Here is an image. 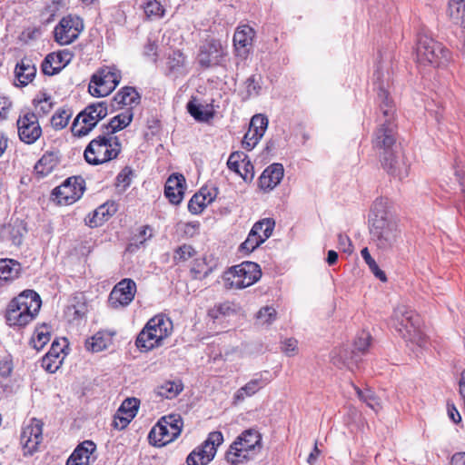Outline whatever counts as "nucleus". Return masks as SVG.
I'll list each match as a JSON object with an SVG mask.
<instances>
[{
    "label": "nucleus",
    "instance_id": "a211bd4d",
    "mask_svg": "<svg viewBox=\"0 0 465 465\" xmlns=\"http://www.w3.org/2000/svg\"><path fill=\"white\" fill-rule=\"evenodd\" d=\"M255 32L249 25L238 26L233 35V45L236 54L242 58H246L250 52Z\"/></svg>",
    "mask_w": 465,
    "mask_h": 465
},
{
    "label": "nucleus",
    "instance_id": "bf43d9fd",
    "mask_svg": "<svg viewBox=\"0 0 465 465\" xmlns=\"http://www.w3.org/2000/svg\"><path fill=\"white\" fill-rule=\"evenodd\" d=\"M266 173H269V177L277 185L281 183L283 178L284 169L281 163H273L265 169Z\"/></svg>",
    "mask_w": 465,
    "mask_h": 465
},
{
    "label": "nucleus",
    "instance_id": "0eeeda50",
    "mask_svg": "<svg viewBox=\"0 0 465 465\" xmlns=\"http://www.w3.org/2000/svg\"><path fill=\"white\" fill-rule=\"evenodd\" d=\"M111 108L106 101H102L87 105L74 118L71 130L74 136L87 135L109 113Z\"/></svg>",
    "mask_w": 465,
    "mask_h": 465
},
{
    "label": "nucleus",
    "instance_id": "9b49d317",
    "mask_svg": "<svg viewBox=\"0 0 465 465\" xmlns=\"http://www.w3.org/2000/svg\"><path fill=\"white\" fill-rule=\"evenodd\" d=\"M223 442L221 431L215 430L209 433L203 443L193 450L187 457V465H206L215 456L216 448Z\"/></svg>",
    "mask_w": 465,
    "mask_h": 465
},
{
    "label": "nucleus",
    "instance_id": "2f4dec72",
    "mask_svg": "<svg viewBox=\"0 0 465 465\" xmlns=\"http://www.w3.org/2000/svg\"><path fill=\"white\" fill-rule=\"evenodd\" d=\"M266 385V381L262 377L255 378L241 387L234 394V402L242 401L246 397L254 395Z\"/></svg>",
    "mask_w": 465,
    "mask_h": 465
},
{
    "label": "nucleus",
    "instance_id": "e433bc0d",
    "mask_svg": "<svg viewBox=\"0 0 465 465\" xmlns=\"http://www.w3.org/2000/svg\"><path fill=\"white\" fill-rule=\"evenodd\" d=\"M183 384L180 381H167L156 389L157 394L166 399L175 398L182 391Z\"/></svg>",
    "mask_w": 465,
    "mask_h": 465
},
{
    "label": "nucleus",
    "instance_id": "774afa93",
    "mask_svg": "<svg viewBox=\"0 0 465 465\" xmlns=\"http://www.w3.org/2000/svg\"><path fill=\"white\" fill-rule=\"evenodd\" d=\"M131 420L132 419L124 416V414H118L117 411L113 420V426L117 430H123L127 427Z\"/></svg>",
    "mask_w": 465,
    "mask_h": 465
},
{
    "label": "nucleus",
    "instance_id": "7ed1b4c3",
    "mask_svg": "<svg viewBox=\"0 0 465 465\" xmlns=\"http://www.w3.org/2000/svg\"><path fill=\"white\" fill-rule=\"evenodd\" d=\"M42 305L40 295L34 290H25L8 303L5 321L10 327L23 328L38 314Z\"/></svg>",
    "mask_w": 465,
    "mask_h": 465
},
{
    "label": "nucleus",
    "instance_id": "5fc2aeb1",
    "mask_svg": "<svg viewBox=\"0 0 465 465\" xmlns=\"http://www.w3.org/2000/svg\"><path fill=\"white\" fill-rule=\"evenodd\" d=\"M245 160H247V155H245L242 152H233L230 154L228 161H227V166L228 168L238 173H241L240 170V162L244 163Z\"/></svg>",
    "mask_w": 465,
    "mask_h": 465
},
{
    "label": "nucleus",
    "instance_id": "412c9836",
    "mask_svg": "<svg viewBox=\"0 0 465 465\" xmlns=\"http://www.w3.org/2000/svg\"><path fill=\"white\" fill-rule=\"evenodd\" d=\"M116 212L117 204L114 202H106L85 218V223L91 228L101 226Z\"/></svg>",
    "mask_w": 465,
    "mask_h": 465
},
{
    "label": "nucleus",
    "instance_id": "b1692460",
    "mask_svg": "<svg viewBox=\"0 0 465 465\" xmlns=\"http://www.w3.org/2000/svg\"><path fill=\"white\" fill-rule=\"evenodd\" d=\"M178 436L173 435V430H171L166 424L158 421L157 424L151 429L148 434V440L150 444L161 447L173 441Z\"/></svg>",
    "mask_w": 465,
    "mask_h": 465
},
{
    "label": "nucleus",
    "instance_id": "6e6d98bb",
    "mask_svg": "<svg viewBox=\"0 0 465 465\" xmlns=\"http://www.w3.org/2000/svg\"><path fill=\"white\" fill-rule=\"evenodd\" d=\"M133 170L126 166L116 176V186L125 191L132 183Z\"/></svg>",
    "mask_w": 465,
    "mask_h": 465
},
{
    "label": "nucleus",
    "instance_id": "680f3d73",
    "mask_svg": "<svg viewBox=\"0 0 465 465\" xmlns=\"http://www.w3.org/2000/svg\"><path fill=\"white\" fill-rule=\"evenodd\" d=\"M13 370V361L11 355H5L0 359V376L8 377Z\"/></svg>",
    "mask_w": 465,
    "mask_h": 465
},
{
    "label": "nucleus",
    "instance_id": "1a4fd4ad",
    "mask_svg": "<svg viewBox=\"0 0 465 465\" xmlns=\"http://www.w3.org/2000/svg\"><path fill=\"white\" fill-rule=\"evenodd\" d=\"M371 336L369 332L362 331L354 341V350L349 352L347 350H341L339 353L332 351L331 361L339 368L347 367L353 370L361 361V354H363L371 344Z\"/></svg>",
    "mask_w": 465,
    "mask_h": 465
},
{
    "label": "nucleus",
    "instance_id": "ddd939ff",
    "mask_svg": "<svg viewBox=\"0 0 465 465\" xmlns=\"http://www.w3.org/2000/svg\"><path fill=\"white\" fill-rule=\"evenodd\" d=\"M83 29V20L77 15H69L54 27V39L61 45H70L78 38Z\"/></svg>",
    "mask_w": 465,
    "mask_h": 465
},
{
    "label": "nucleus",
    "instance_id": "c03bdc74",
    "mask_svg": "<svg viewBox=\"0 0 465 465\" xmlns=\"http://www.w3.org/2000/svg\"><path fill=\"white\" fill-rule=\"evenodd\" d=\"M205 196H203V190H200L199 193L193 195L188 203V210L193 214L201 213L207 206L205 202Z\"/></svg>",
    "mask_w": 465,
    "mask_h": 465
},
{
    "label": "nucleus",
    "instance_id": "09e8293b",
    "mask_svg": "<svg viewBox=\"0 0 465 465\" xmlns=\"http://www.w3.org/2000/svg\"><path fill=\"white\" fill-rule=\"evenodd\" d=\"M143 10L147 17L150 18H161L164 15L163 6L156 0L148 1L143 6Z\"/></svg>",
    "mask_w": 465,
    "mask_h": 465
},
{
    "label": "nucleus",
    "instance_id": "dca6fc26",
    "mask_svg": "<svg viewBox=\"0 0 465 465\" xmlns=\"http://www.w3.org/2000/svg\"><path fill=\"white\" fill-rule=\"evenodd\" d=\"M224 51L219 40L206 41L200 49L198 62L202 67L209 68L219 65L223 57Z\"/></svg>",
    "mask_w": 465,
    "mask_h": 465
},
{
    "label": "nucleus",
    "instance_id": "cd10ccee",
    "mask_svg": "<svg viewBox=\"0 0 465 465\" xmlns=\"http://www.w3.org/2000/svg\"><path fill=\"white\" fill-rule=\"evenodd\" d=\"M36 74V68L30 60L23 59L15 69V75L18 84L15 85L25 86L33 81Z\"/></svg>",
    "mask_w": 465,
    "mask_h": 465
},
{
    "label": "nucleus",
    "instance_id": "f3484780",
    "mask_svg": "<svg viewBox=\"0 0 465 465\" xmlns=\"http://www.w3.org/2000/svg\"><path fill=\"white\" fill-rule=\"evenodd\" d=\"M73 54L68 50L51 53L42 63V72L46 75L58 74L72 60Z\"/></svg>",
    "mask_w": 465,
    "mask_h": 465
},
{
    "label": "nucleus",
    "instance_id": "f03ea898",
    "mask_svg": "<svg viewBox=\"0 0 465 465\" xmlns=\"http://www.w3.org/2000/svg\"><path fill=\"white\" fill-rule=\"evenodd\" d=\"M369 223L371 238L380 250L387 252L398 246L401 232L387 198L381 197L374 201L369 215Z\"/></svg>",
    "mask_w": 465,
    "mask_h": 465
},
{
    "label": "nucleus",
    "instance_id": "a878e982",
    "mask_svg": "<svg viewBox=\"0 0 465 465\" xmlns=\"http://www.w3.org/2000/svg\"><path fill=\"white\" fill-rule=\"evenodd\" d=\"M43 424L40 420L34 419L32 425L25 428L22 434V439L25 440V447L30 452L35 450L42 440Z\"/></svg>",
    "mask_w": 465,
    "mask_h": 465
},
{
    "label": "nucleus",
    "instance_id": "6ab92c4d",
    "mask_svg": "<svg viewBox=\"0 0 465 465\" xmlns=\"http://www.w3.org/2000/svg\"><path fill=\"white\" fill-rule=\"evenodd\" d=\"M140 94L135 88L125 86L115 94L108 104L111 112L119 110L123 106H129L128 108L132 109L134 105H137L140 103Z\"/></svg>",
    "mask_w": 465,
    "mask_h": 465
},
{
    "label": "nucleus",
    "instance_id": "a18cd8bd",
    "mask_svg": "<svg viewBox=\"0 0 465 465\" xmlns=\"http://www.w3.org/2000/svg\"><path fill=\"white\" fill-rule=\"evenodd\" d=\"M139 401L137 399L128 398L123 401L117 411L118 414H124L133 420L137 413Z\"/></svg>",
    "mask_w": 465,
    "mask_h": 465
},
{
    "label": "nucleus",
    "instance_id": "20e7f679",
    "mask_svg": "<svg viewBox=\"0 0 465 465\" xmlns=\"http://www.w3.org/2000/svg\"><path fill=\"white\" fill-rule=\"evenodd\" d=\"M395 331L406 341L422 347L425 337L420 331V316L405 304L395 307L391 317Z\"/></svg>",
    "mask_w": 465,
    "mask_h": 465
},
{
    "label": "nucleus",
    "instance_id": "4468645a",
    "mask_svg": "<svg viewBox=\"0 0 465 465\" xmlns=\"http://www.w3.org/2000/svg\"><path fill=\"white\" fill-rule=\"evenodd\" d=\"M18 135L27 144L35 143L42 134L38 117L35 113L27 112L17 120Z\"/></svg>",
    "mask_w": 465,
    "mask_h": 465
},
{
    "label": "nucleus",
    "instance_id": "393cba45",
    "mask_svg": "<svg viewBox=\"0 0 465 465\" xmlns=\"http://www.w3.org/2000/svg\"><path fill=\"white\" fill-rule=\"evenodd\" d=\"M218 265L217 260L210 256H205L203 259L194 260L191 268V274L195 280H202L209 276Z\"/></svg>",
    "mask_w": 465,
    "mask_h": 465
},
{
    "label": "nucleus",
    "instance_id": "f257e3e1",
    "mask_svg": "<svg viewBox=\"0 0 465 465\" xmlns=\"http://www.w3.org/2000/svg\"><path fill=\"white\" fill-rule=\"evenodd\" d=\"M373 84L377 89V103L381 116L380 127L374 134L373 147L377 150L380 162L384 171L400 180L408 175L409 165L396 144L397 124H395V104L390 96L389 73L383 72L379 65L373 74Z\"/></svg>",
    "mask_w": 465,
    "mask_h": 465
},
{
    "label": "nucleus",
    "instance_id": "6e6552de",
    "mask_svg": "<svg viewBox=\"0 0 465 465\" xmlns=\"http://www.w3.org/2000/svg\"><path fill=\"white\" fill-rule=\"evenodd\" d=\"M419 63H429L434 66H445L450 60V52L425 34H420L416 48Z\"/></svg>",
    "mask_w": 465,
    "mask_h": 465
},
{
    "label": "nucleus",
    "instance_id": "3c124183",
    "mask_svg": "<svg viewBox=\"0 0 465 465\" xmlns=\"http://www.w3.org/2000/svg\"><path fill=\"white\" fill-rule=\"evenodd\" d=\"M186 107L188 113L197 121H205L209 117V114L203 111V105L197 104L194 99L189 101Z\"/></svg>",
    "mask_w": 465,
    "mask_h": 465
},
{
    "label": "nucleus",
    "instance_id": "ea45409f",
    "mask_svg": "<svg viewBox=\"0 0 465 465\" xmlns=\"http://www.w3.org/2000/svg\"><path fill=\"white\" fill-rule=\"evenodd\" d=\"M110 338L104 336L101 332H97L92 338L88 339L85 342V347L92 352H99L108 347Z\"/></svg>",
    "mask_w": 465,
    "mask_h": 465
},
{
    "label": "nucleus",
    "instance_id": "aec40b11",
    "mask_svg": "<svg viewBox=\"0 0 465 465\" xmlns=\"http://www.w3.org/2000/svg\"><path fill=\"white\" fill-rule=\"evenodd\" d=\"M185 179L182 174H172L166 181L164 194L173 204H179L184 194Z\"/></svg>",
    "mask_w": 465,
    "mask_h": 465
},
{
    "label": "nucleus",
    "instance_id": "13d9d810",
    "mask_svg": "<svg viewBox=\"0 0 465 465\" xmlns=\"http://www.w3.org/2000/svg\"><path fill=\"white\" fill-rule=\"evenodd\" d=\"M276 314L277 313L274 308L265 306L260 309V311L258 312L257 319L263 324H270L276 319Z\"/></svg>",
    "mask_w": 465,
    "mask_h": 465
},
{
    "label": "nucleus",
    "instance_id": "9d476101",
    "mask_svg": "<svg viewBox=\"0 0 465 465\" xmlns=\"http://www.w3.org/2000/svg\"><path fill=\"white\" fill-rule=\"evenodd\" d=\"M121 80L120 73L110 67L100 69L95 73L89 84V93L93 96H106L112 93Z\"/></svg>",
    "mask_w": 465,
    "mask_h": 465
},
{
    "label": "nucleus",
    "instance_id": "72a5a7b5",
    "mask_svg": "<svg viewBox=\"0 0 465 465\" xmlns=\"http://www.w3.org/2000/svg\"><path fill=\"white\" fill-rule=\"evenodd\" d=\"M58 162L59 158L55 153L46 152L35 163V170L37 174L45 177L54 169Z\"/></svg>",
    "mask_w": 465,
    "mask_h": 465
},
{
    "label": "nucleus",
    "instance_id": "0e129e2a",
    "mask_svg": "<svg viewBox=\"0 0 465 465\" xmlns=\"http://www.w3.org/2000/svg\"><path fill=\"white\" fill-rule=\"evenodd\" d=\"M68 312L74 315V319L82 318L87 312L86 304L84 302L72 303L68 306Z\"/></svg>",
    "mask_w": 465,
    "mask_h": 465
},
{
    "label": "nucleus",
    "instance_id": "79ce46f5",
    "mask_svg": "<svg viewBox=\"0 0 465 465\" xmlns=\"http://www.w3.org/2000/svg\"><path fill=\"white\" fill-rule=\"evenodd\" d=\"M266 240L261 236V234H257L255 230H251L247 239L240 245L241 251H245L247 253L252 252L256 248H258L262 243H263Z\"/></svg>",
    "mask_w": 465,
    "mask_h": 465
},
{
    "label": "nucleus",
    "instance_id": "473e14b6",
    "mask_svg": "<svg viewBox=\"0 0 465 465\" xmlns=\"http://www.w3.org/2000/svg\"><path fill=\"white\" fill-rule=\"evenodd\" d=\"M447 14L453 24L465 28V0H450Z\"/></svg>",
    "mask_w": 465,
    "mask_h": 465
},
{
    "label": "nucleus",
    "instance_id": "69168bd1",
    "mask_svg": "<svg viewBox=\"0 0 465 465\" xmlns=\"http://www.w3.org/2000/svg\"><path fill=\"white\" fill-rule=\"evenodd\" d=\"M157 48L158 45L155 41H152L148 38L146 45H144L143 54L151 58L153 62L157 59Z\"/></svg>",
    "mask_w": 465,
    "mask_h": 465
},
{
    "label": "nucleus",
    "instance_id": "f8f14e48",
    "mask_svg": "<svg viewBox=\"0 0 465 465\" xmlns=\"http://www.w3.org/2000/svg\"><path fill=\"white\" fill-rule=\"evenodd\" d=\"M85 191V181L82 176H71L53 190L59 204L69 205L78 201Z\"/></svg>",
    "mask_w": 465,
    "mask_h": 465
},
{
    "label": "nucleus",
    "instance_id": "7c9ffc66",
    "mask_svg": "<svg viewBox=\"0 0 465 465\" xmlns=\"http://www.w3.org/2000/svg\"><path fill=\"white\" fill-rule=\"evenodd\" d=\"M240 440H234L225 452V460L232 465H237L248 461L252 456L243 449Z\"/></svg>",
    "mask_w": 465,
    "mask_h": 465
},
{
    "label": "nucleus",
    "instance_id": "423d86ee",
    "mask_svg": "<svg viewBox=\"0 0 465 465\" xmlns=\"http://www.w3.org/2000/svg\"><path fill=\"white\" fill-rule=\"evenodd\" d=\"M262 277V270L258 263L243 262L231 267L223 275L226 289H244L257 282Z\"/></svg>",
    "mask_w": 465,
    "mask_h": 465
},
{
    "label": "nucleus",
    "instance_id": "603ef678",
    "mask_svg": "<svg viewBox=\"0 0 465 465\" xmlns=\"http://www.w3.org/2000/svg\"><path fill=\"white\" fill-rule=\"evenodd\" d=\"M268 127V118L262 114H255L250 122V129L257 131L258 136H263Z\"/></svg>",
    "mask_w": 465,
    "mask_h": 465
},
{
    "label": "nucleus",
    "instance_id": "052dcab7",
    "mask_svg": "<svg viewBox=\"0 0 465 465\" xmlns=\"http://www.w3.org/2000/svg\"><path fill=\"white\" fill-rule=\"evenodd\" d=\"M262 138V136H258L257 131H253V129L249 128L243 137L242 146L250 151L255 147Z\"/></svg>",
    "mask_w": 465,
    "mask_h": 465
},
{
    "label": "nucleus",
    "instance_id": "39448f33",
    "mask_svg": "<svg viewBox=\"0 0 465 465\" xmlns=\"http://www.w3.org/2000/svg\"><path fill=\"white\" fill-rule=\"evenodd\" d=\"M121 149L122 144L118 137L106 134V132L102 130V134L88 143L84 156L89 164L99 165L117 158Z\"/></svg>",
    "mask_w": 465,
    "mask_h": 465
},
{
    "label": "nucleus",
    "instance_id": "e2e57ef3",
    "mask_svg": "<svg viewBox=\"0 0 465 465\" xmlns=\"http://www.w3.org/2000/svg\"><path fill=\"white\" fill-rule=\"evenodd\" d=\"M245 182H251L254 177V167L247 158L243 163L242 172L238 173Z\"/></svg>",
    "mask_w": 465,
    "mask_h": 465
},
{
    "label": "nucleus",
    "instance_id": "37998d69",
    "mask_svg": "<svg viewBox=\"0 0 465 465\" xmlns=\"http://www.w3.org/2000/svg\"><path fill=\"white\" fill-rule=\"evenodd\" d=\"M275 222L272 218H265L256 222L251 230H255L257 234L267 240L272 233Z\"/></svg>",
    "mask_w": 465,
    "mask_h": 465
},
{
    "label": "nucleus",
    "instance_id": "4be33fe9",
    "mask_svg": "<svg viewBox=\"0 0 465 465\" xmlns=\"http://www.w3.org/2000/svg\"><path fill=\"white\" fill-rule=\"evenodd\" d=\"M64 345L60 344L58 341H54L50 350L42 360L43 367L50 373H54L61 366L64 356Z\"/></svg>",
    "mask_w": 465,
    "mask_h": 465
},
{
    "label": "nucleus",
    "instance_id": "49530a36",
    "mask_svg": "<svg viewBox=\"0 0 465 465\" xmlns=\"http://www.w3.org/2000/svg\"><path fill=\"white\" fill-rule=\"evenodd\" d=\"M72 116L69 109H59L52 117L51 123L54 129L61 130L64 128Z\"/></svg>",
    "mask_w": 465,
    "mask_h": 465
},
{
    "label": "nucleus",
    "instance_id": "bb28decb",
    "mask_svg": "<svg viewBox=\"0 0 465 465\" xmlns=\"http://www.w3.org/2000/svg\"><path fill=\"white\" fill-rule=\"evenodd\" d=\"M133 109L126 108L123 113L113 117L107 124L102 125L106 134L112 135L127 127L133 121Z\"/></svg>",
    "mask_w": 465,
    "mask_h": 465
},
{
    "label": "nucleus",
    "instance_id": "a19ab883",
    "mask_svg": "<svg viewBox=\"0 0 465 465\" xmlns=\"http://www.w3.org/2000/svg\"><path fill=\"white\" fill-rule=\"evenodd\" d=\"M361 257L369 266L370 271L375 275L376 278L381 282H386L387 277L385 272L380 269L375 260L371 256L367 247L363 248L361 252Z\"/></svg>",
    "mask_w": 465,
    "mask_h": 465
},
{
    "label": "nucleus",
    "instance_id": "8fccbe9b",
    "mask_svg": "<svg viewBox=\"0 0 465 465\" xmlns=\"http://www.w3.org/2000/svg\"><path fill=\"white\" fill-rule=\"evenodd\" d=\"M245 86H246V94L244 96H242L243 100H247L252 96L258 95L261 91V84H260V77L257 78L256 75H251L248 77L245 81Z\"/></svg>",
    "mask_w": 465,
    "mask_h": 465
},
{
    "label": "nucleus",
    "instance_id": "c85d7f7f",
    "mask_svg": "<svg viewBox=\"0 0 465 465\" xmlns=\"http://www.w3.org/2000/svg\"><path fill=\"white\" fill-rule=\"evenodd\" d=\"M135 344L141 351H148L154 347L162 345L156 338V334L152 331L151 324H145L143 329L139 332Z\"/></svg>",
    "mask_w": 465,
    "mask_h": 465
},
{
    "label": "nucleus",
    "instance_id": "338daca9",
    "mask_svg": "<svg viewBox=\"0 0 465 465\" xmlns=\"http://www.w3.org/2000/svg\"><path fill=\"white\" fill-rule=\"evenodd\" d=\"M282 351L287 355V356H292L296 353V351H297V341L294 340V339H286L283 342H282Z\"/></svg>",
    "mask_w": 465,
    "mask_h": 465
},
{
    "label": "nucleus",
    "instance_id": "4d7b16f0",
    "mask_svg": "<svg viewBox=\"0 0 465 465\" xmlns=\"http://www.w3.org/2000/svg\"><path fill=\"white\" fill-rule=\"evenodd\" d=\"M50 333L48 331H44L43 330L37 329L35 333V337L32 338L31 344L33 347L40 351L49 341Z\"/></svg>",
    "mask_w": 465,
    "mask_h": 465
},
{
    "label": "nucleus",
    "instance_id": "f704fd0d",
    "mask_svg": "<svg viewBox=\"0 0 465 465\" xmlns=\"http://www.w3.org/2000/svg\"><path fill=\"white\" fill-rule=\"evenodd\" d=\"M261 439L257 430L249 429L242 432L234 440H240L241 446L252 456L255 448L260 445Z\"/></svg>",
    "mask_w": 465,
    "mask_h": 465
},
{
    "label": "nucleus",
    "instance_id": "c756f323",
    "mask_svg": "<svg viewBox=\"0 0 465 465\" xmlns=\"http://www.w3.org/2000/svg\"><path fill=\"white\" fill-rule=\"evenodd\" d=\"M146 324H151L152 331L156 334V338L161 343L163 340L171 334L173 329L172 322L163 315L154 316Z\"/></svg>",
    "mask_w": 465,
    "mask_h": 465
},
{
    "label": "nucleus",
    "instance_id": "5701e85b",
    "mask_svg": "<svg viewBox=\"0 0 465 465\" xmlns=\"http://www.w3.org/2000/svg\"><path fill=\"white\" fill-rule=\"evenodd\" d=\"M96 450L92 440H84L79 444L66 461V465H90L91 455Z\"/></svg>",
    "mask_w": 465,
    "mask_h": 465
},
{
    "label": "nucleus",
    "instance_id": "c9c22d12",
    "mask_svg": "<svg viewBox=\"0 0 465 465\" xmlns=\"http://www.w3.org/2000/svg\"><path fill=\"white\" fill-rule=\"evenodd\" d=\"M20 263L12 259L0 260V280L10 281L18 277Z\"/></svg>",
    "mask_w": 465,
    "mask_h": 465
},
{
    "label": "nucleus",
    "instance_id": "4c0bfd02",
    "mask_svg": "<svg viewBox=\"0 0 465 465\" xmlns=\"http://www.w3.org/2000/svg\"><path fill=\"white\" fill-rule=\"evenodd\" d=\"M360 400L367 404L371 410L378 412L381 410V401L371 389L361 390L355 388Z\"/></svg>",
    "mask_w": 465,
    "mask_h": 465
},
{
    "label": "nucleus",
    "instance_id": "de8ad7c7",
    "mask_svg": "<svg viewBox=\"0 0 465 465\" xmlns=\"http://www.w3.org/2000/svg\"><path fill=\"white\" fill-rule=\"evenodd\" d=\"M159 421L163 424H166L167 427L171 430H173V435H180L183 426V420L179 415L171 414L168 416H164Z\"/></svg>",
    "mask_w": 465,
    "mask_h": 465
},
{
    "label": "nucleus",
    "instance_id": "2eb2a0df",
    "mask_svg": "<svg viewBox=\"0 0 465 465\" xmlns=\"http://www.w3.org/2000/svg\"><path fill=\"white\" fill-rule=\"evenodd\" d=\"M136 283L134 280L125 278L119 282L112 290L108 302L111 307L116 309L130 304L134 299Z\"/></svg>",
    "mask_w": 465,
    "mask_h": 465
},
{
    "label": "nucleus",
    "instance_id": "864d4df0",
    "mask_svg": "<svg viewBox=\"0 0 465 465\" xmlns=\"http://www.w3.org/2000/svg\"><path fill=\"white\" fill-rule=\"evenodd\" d=\"M195 254V250L193 248V246L188 244H183L182 246H179L173 255V260L176 263L180 262H185L188 259L192 258Z\"/></svg>",
    "mask_w": 465,
    "mask_h": 465
},
{
    "label": "nucleus",
    "instance_id": "58836bf2",
    "mask_svg": "<svg viewBox=\"0 0 465 465\" xmlns=\"http://www.w3.org/2000/svg\"><path fill=\"white\" fill-rule=\"evenodd\" d=\"M33 104L36 110V115L45 116L50 113L53 108V103L51 102V96L45 93H41L34 100Z\"/></svg>",
    "mask_w": 465,
    "mask_h": 465
}]
</instances>
